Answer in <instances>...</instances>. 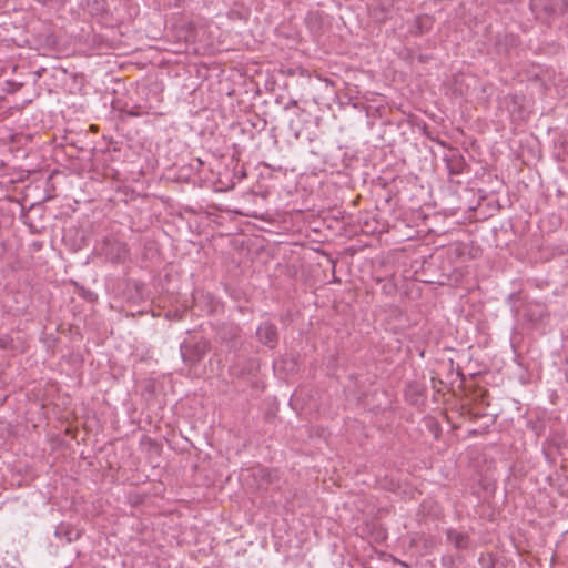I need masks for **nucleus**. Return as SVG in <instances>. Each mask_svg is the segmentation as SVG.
Returning <instances> with one entry per match:
<instances>
[{
    "mask_svg": "<svg viewBox=\"0 0 568 568\" xmlns=\"http://www.w3.org/2000/svg\"><path fill=\"white\" fill-rule=\"evenodd\" d=\"M444 161L450 176L464 174L469 169L465 158L457 149H450L444 155Z\"/></svg>",
    "mask_w": 568,
    "mask_h": 568,
    "instance_id": "4",
    "label": "nucleus"
},
{
    "mask_svg": "<svg viewBox=\"0 0 568 568\" xmlns=\"http://www.w3.org/2000/svg\"><path fill=\"white\" fill-rule=\"evenodd\" d=\"M258 341L268 348H275L278 343V332L275 324L271 322L262 323L256 329Z\"/></svg>",
    "mask_w": 568,
    "mask_h": 568,
    "instance_id": "5",
    "label": "nucleus"
},
{
    "mask_svg": "<svg viewBox=\"0 0 568 568\" xmlns=\"http://www.w3.org/2000/svg\"><path fill=\"white\" fill-rule=\"evenodd\" d=\"M504 42L506 45H510V47H517L518 44V39L514 36H505L504 38Z\"/></svg>",
    "mask_w": 568,
    "mask_h": 568,
    "instance_id": "12",
    "label": "nucleus"
},
{
    "mask_svg": "<svg viewBox=\"0 0 568 568\" xmlns=\"http://www.w3.org/2000/svg\"><path fill=\"white\" fill-rule=\"evenodd\" d=\"M497 48H498V52H503V42L501 41H499L497 43Z\"/></svg>",
    "mask_w": 568,
    "mask_h": 568,
    "instance_id": "17",
    "label": "nucleus"
},
{
    "mask_svg": "<svg viewBox=\"0 0 568 568\" xmlns=\"http://www.w3.org/2000/svg\"><path fill=\"white\" fill-rule=\"evenodd\" d=\"M530 8L549 17L565 14L568 13V0H530Z\"/></svg>",
    "mask_w": 568,
    "mask_h": 568,
    "instance_id": "3",
    "label": "nucleus"
},
{
    "mask_svg": "<svg viewBox=\"0 0 568 568\" xmlns=\"http://www.w3.org/2000/svg\"><path fill=\"white\" fill-rule=\"evenodd\" d=\"M9 342H10V338L8 336L0 337V347L7 348Z\"/></svg>",
    "mask_w": 568,
    "mask_h": 568,
    "instance_id": "14",
    "label": "nucleus"
},
{
    "mask_svg": "<svg viewBox=\"0 0 568 568\" xmlns=\"http://www.w3.org/2000/svg\"><path fill=\"white\" fill-rule=\"evenodd\" d=\"M55 537L64 539L67 542L77 540L80 536L79 531L75 530L71 525L61 523L55 527Z\"/></svg>",
    "mask_w": 568,
    "mask_h": 568,
    "instance_id": "7",
    "label": "nucleus"
},
{
    "mask_svg": "<svg viewBox=\"0 0 568 568\" xmlns=\"http://www.w3.org/2000/svg\"><path fill=\"white\" fill-rule=\"evenodd\" d=\"M99 253L111 263H122L129 256V248L124 242L114 237H104L99 246Z\"/></svg>",
    "mask_w": 568,
    "mask_h": 568,
    "instance_id": "2",
    "label": "nucleus"
},
{
    "mask_svg": "<svg viewBox=\"0 0 568 568\" xmlns=\"http://www.w3.org/2000/svg\"><path fill=\"white\" fill-rule=\"evenodd\" d=\"M128 114L131 116H141L144 114V112H142L139 106H133L128 111Z\"/></svg>",
    "mask_w": 568,
    "mask_h": 568,
    "instance_id": "13",
    "label": "nucleus"
},
{
    "mask_svg": "<svg viewBox=\"0 0 568 568\" xmlns=\"http://www.w3.org/2000/svg\"><path fill=\"white\" fill-rule=\"evenodd\" d=\"M446 539L457 550H468L473 547L474 544L468 532L459 531L454 528L446 530Z\"/></svg>",
    "mask_w": 568,
    "mask_h": 568,
    "instance_id": "6",
    "label": "nucleus"
},
{
    "mask_svg": "<svg viewBox=\"0 0 568 568\" xmlns=\"http://www.w3.org/2000/svg\"><path fill=\"white\" fill-rule=\"evenodd\" d=\"M296 106H297V101L296 100H290L284 109L288 110L291 108H296Z\"/></svg>",
    "mask_w": 568,
    "mask_h": 568,
    "instance_id": "15",
    "label": "nucleus"
},
{
    "mask_svg": "<svg viewBox=\"0 0 568 568\" xmlns=\"http://www.w3.org/2000/svg\"><path fill=\"white\" fill-rule=\"evenodd\" d=\"M211 351V342L204 336L192 335L180 345L183 363L190 368H195Z\"/></svg>",
    "mask_w": 568,
    "mask_h": 568,
    "instance_id": "1",
    "label": "nucleus"
},
{
    "mask_svg": "<svg viewBox=\"0 0 568 568\" xmlns=\"http://www.w3.org/2000/svg\"><path fill=\"white\" fill-rule=\"evenodd\" d=\"M433 26V19L429 16H419L415 20V27L417 29L416 34L420 36L429 31Z\"/></svg>",
    "mask_w": 568,
    "mask_h": 568,
    "instance_id": "10",
    "label": "nucleus"
},
{
    "mask_svg": "<svg viewBox=\"0 0 568 568\" xmlns=\"http://www.w3.org/2000/svg\"><path fill=\"white\" fill-rule=\"evenodd\" d=\"M74 286L77 288V293L84 300L94 301L97 298V295L93 292H91L90 290H88L83 286H80L78 283H74Z\"/></svg>",
    "mask_w": 568,
    "mask_h": 568,
    "instance_id": "11",
    "label": "nucleus"
},
{
    "mask_svg": "<svg viewBox=\"0 0 568 568\" xmlns=\"http://www.w3.org/2000/svg\"><path fill=\"white\" fill-rule=\"evenodd\" d=\"M443 562H444V565H453L454 564V559L450 556L444 557L443 558Z\"/></svg>",
    "mask_w": 568,
    "mask_h": 568,
    "instance_id": "16",
    "label": "nucleus"
},
{
    "mask_svg": "<svg viewBox=\"0 0 568 568\" xmlns=\"http://www.w3.org/2000/svg\"><path fill=\"white\" fill-rule=\"evenodd\" d=\"M85 9L92 16H102L106 11L105 0H85Z\"/></svg>",
    "mask_w": 568,
    "mask_h": 568,
    "instance_id": "9",
    "label": "nucleus"
},
{
    "mask_svg": "<svg viewBox=\"0 0 568 568\" xmlns=\"http://www.w3.org/2000/svg\"><path fill=\"white\" fill-rule=\"evenodd\" d=\"M240 328L235 325H224L219 331V337L223 343H233L239 338Z\"/></svg>",
    "mask_w": 568,
    "mask_h": 568,
    "instance_id": "8",
    "label": "nucleus"
}]
</instances>
